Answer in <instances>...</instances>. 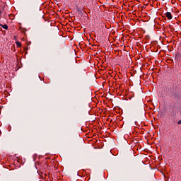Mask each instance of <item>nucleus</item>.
<instances>
[{
  "label": "nucleus",
  "mask_w": 181,
  "mask_h": 181,
  "mask_svg": "<svg viewBox=\"0 0 181 181\" xmlns=\"http://www.w3.org/2000/svg\"><path fill=\"white\" fill-rule=\"evenodd\" d=\"M2 15V9H0V16Z\"/></svg>",
  "instance_id": "nucleus-7"
},
{
  "label": "nucleus",
  "mask_w": 181,
  "mask_h": 181,
  "mask_svg": "<svg viewBox=\"0 0 181 181\" xmlns=\"http://www.w3.org/2000/svg\"><path fill=\"white\" fill-rule=\"evenodd\" d=\"M178 125H181V119L177 122Z\"/></svg>",
  "instance_id": "nucleus-6"
},
{
  "label": "nucleus",
  "mask_w": 181,
  "mask_h": 181,
  "mask_svg": "<svg viewBox=\"0 0 181 181\" xmlns=\"http://www.w3.org/2000/svg\"><path fill=\"white\" fill-rule=\"evenodd\" d=\"M177 112H176V110H173L170 112V117H177Z\"/></svg>",
  "instance_id": "nucleus-2"
},
{
  "label": "nucleus",
  "mask_w": 181,
  "mask_h": 181,
  "mask_svg": "<svg viewBox=\"0 0 181 181\" xmlns=\"http://www.w3.org/2000/svg\"><path fill=\"white\" fill-rule=\"evenodd\" d=\"M16 45L17 47H21V46H22V44L19 41H16Z\"/></svg>",
  "instance_id": "nucleus-4"
},
{
  "label": "nucleus",
  "mask_w": 181,
  "mask_h": 181,
  "mask_svg": "<svg viewBox=\"0 0 181 181\" xmlns=\"http://www.w3.org/2000/svg\"><path fill=\"white\" fill-rule=\"evenodd\" d=\"M170 121L173 125H175L177 122V117L170 116Z\"/></svg>",
  "instance_id": "nucleus-1"
},
{
  "label": "nucleus",
  "mask_w": 181,
  "mask_h": 181,
  "mask_svg": "<svg viewBox=\"0 0 181 181\" xmlns=\"http://www.w3.org/2000/svg\"><path fill=\"white\" fill-rule=\"evenodd\" d=\"M3 29H8V25L5 24L2 26Z\"/></svg>",
  "instance_id": "nucleus-5"
},
{
  "label": "nucleus",
  "mask_w": 181,
  "mask_h": 181,
  "mask_svg": "<svg viewBox=\"0 0 181 181\" xmlns=\"http://www.w3.org/2000/svg\"><path fill=\"white\" fill-rule=\"evenodd\" d=\"M165 16L166 18H168V19L170 20L172 19L173 16H172V13H170V12H167L165 13Z\"/></svg>",
  "instance_id": "nucleus-3"
}]
</instances>
